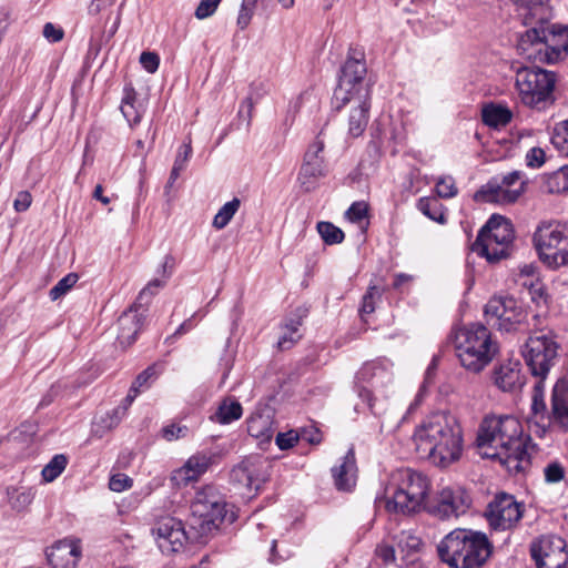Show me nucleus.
Here are the masks:
<instances>
[{
  "label": "nucleus",
  "instance_id": "1",
  "mask_svg": "<svg viewBox=\"0 0 568 568\" xmlns=\"http://www.w3.org/2000/svg\"><path fill=\"white\" fill-rule=\"evenodd\" d=\"M392 368L393 364L387 359L374 361L364 364L355 377L357 396L366 404L371 413L378 418L381 434H392L399 427L406 418V414L422 402L426 386L430 382L432 373L428 369L415 402L409 405L406 413L398 412L395 406H390L387 397V390L393 384Z\"/></svg>",
  "mask_w": 568,
  "mask_h": 568
},
{
  "label": "nucleus",
  "instance_id": "2",
  "mask_svg": "<svg viewBox=\"0 0 568 568\" xmlns=\"http://www.w3.org/2000/svg\"><path fill=\"white\" fill-rule=\"evenodd\" d=\"M477 445L494 449L491 457L497 458L511 475L525 474L531 464L530 456L535 445L518 418L511 415L486 416L480 423Z\"/></svg>",
  "mask_w": 568,
  "mask_h": 568
},
{
  "label": "nucleus",
  "instance_id": "3",
  "mask_svg": "<svg viewBox=\"0 0 568 568\" xmlns=\"http://www.w3.org/2000/svg\"><path fill=\"white\" fill-rule=\"evenodd\" d=\"M413 443L420 458L446 467L459 459L464 438L458 418L449 412H437L426 417L415 429Z\"/></svg>",
  "mask_w": 568,
  "mask_h": 568
},
{
  "label": "nucleus",
  "instance_id": "4",
  "mask_svg": "<svg viewBox=\"0 0 568 568\" xmlns=\"http://www.w3.org/2000/svg\"><path fill=\"white\" fill-rule=\"evenodd\" d=\"M429 488L430 483L425 474L412 468H399L390 474L384 496H377L375 504L392 514H415L423 508Z\"/></svg>",
  "mask_w": 568,
  "mask_h": 568
},
{
  "label": "nucleus",
  "instance_id": "5",
  "mask_svg": "<svg viewBox=\"0 0 568 568\" xmlns=\"http://www.w3.org/2000/svg\"><path fill=\"white\" fill-rule=\"evenodd\" d=\"M437 550L452 568H480L491 556L493 545L484 532L457 528L442 539Z\"/></svg>",
  "mask_w": 568,
  "mask_h": 568
},
{
  "label": "nucleus",
  "instance_id": "6",
  "mask_svg": "<svg viewBox=\"0 0 568 568\" xmlns=\"http://www.w3.org/2000/svg\"><path fill=\"white\" fill-rule=\"evenodd\" d=\"M450 342L460 365L468 372L484 371L498 353V345L490 331L480 323H471L454 329Z\"/></svg>",
  "mask_w": 568,
  "mask_h": 568
},
{
  "label": "nucleus",
  "instance_id": "7",
  "mask_svg": "<svg viewBox=\"0 0 568 568\" xmlns=\"http://www.w3.org/2000/svg\"><path fill=\"white\" fill-rule=\"evenodd\" d=\"M518 51L532 62L556 63L568 53V27L534 26L518 41Z\"/></svg>",
  "mask_w": 568,
  "mask_h": 568
},
{
  "label": "nucleus",
  "instance_id": "8",
  "mask_svg": "<svg viewBox=\"0 0 568 568\" xmlns=\"http://www.w3.org/2000/svg\"><path fill=\"white\" fill-rule=\"evenodd\" d=\"M558 344L550 334L537 332L529 336L523 356L530 368L532 376L537 377L534 385L531 408L536 413H546L545 379L548 376L557 357Z\"/></svg>",
  "mask_w": 568,
  "mask_h": 568
},
{
  "label": "nucleus",
  "instance_id": "9",
  "mask_svg": "<svg viewBox=\"0 0 568 568\" xmlns=\"http://www.w3.org/2000/svg\"><path fill=\"white\" fill-rule=\"evenodd\" d=\"M557 77L538 67H519L515 72V88L520 102L532 110L544 111L555 102Z\"/></svg>",
  "mask_w": 568,
  "mask_h": 568
},
{
  "label": "nucleus",
  "instance_id": "10",
  "mask_svg": "<svg viewBox=\"0 0 568 568\" xmlns=\"http://www.w3.org/2000/svg\"><path fill=\"white\" fill-rule=\"evenodd\" d=\"M534 247L540 261L549 268L568 265V224L542 221L532 235Z\"/></svg>",
  "mask_w": 568,
  "mask_h": 568
},
{
  "label": "nucleus",
  "instance_id": "11",
  "mask_svg": "<svg viewBox=\"0 0 568 568\" xmlns=\"http://www.w3.org/2000/svg\"><path fill=\"white\" fill-rule=\"evenodd\" d=\"M514 237L510 221L494 214L479 231L471 250L490 263L498 262L509 256Z\"/></svg>",
  "mask_w": 568,
  "mask_h": 568
},
{
  "label": "nucleus",
  "instance_id": "12",
  "mask_svg": "<svg viewBox=\"0 0 568 568\" xmlns=\"http://www.w3.org/2000/svg\"><path fill=\"white\" fill-rule=\"evenodd\" d=\"M226 515V503L222 495L213 486H205L196 491L191 504L190 527L199 536H205L216 530Z\"/></svg>",
  "mask_w": 568,
  "mask_h": 568
},
{
  "label": "nucleus",
  "instance_id": "13",
  "mask_svg": "<svg viewBox=\"0 0 568 568\" xmlns=\"http://www.w3.org/2000/svg\"><path fill=\"white\" fill-rule=\"evenodd\" d=\"M366 73L364 54L356 49H351L333 95V104L336 110L345 106L351 98L359 97L362 89L371 95V83L366 79Z\"/></svg>",
  "mask_w": 568,
  "mask_h": 568
},
{
  "label": "nucleus",
  "instance_id": "14",
  "mask_svg": "<svg viewBox=\"0 0 568 568\" xmlns=\"http://www.w3.org/2000/svg\"><path fill=\"white\" fill-rule=\"evenodd\" d=\"M484 314L487 323L500 332H526L529 328L528 313L510 296L491 297Z\"/></svg>",
  "mask_w": 568,
  "mask_h": 568
},
{
  "label": "nucleus",
  "instance_id": "15",
  "mask_svg": "<svg viewBox=\"0 0 568 568\" xmlns=\"http://www.w3.org/2000/svg\"><path fill=\"white\" fill-rule=\"evenodd\" d=\"M163 285L160 278L150 281L146 286L140 292L136 302L126 311H124L119 320V334L118 341L123 346H130L135 342L139 332L142 328L145 318V310L143 302L148 303L149 300L156 294L159 288Z\"/></svg>",
  "mask_w": 568,
  "mask_h": 568
},
{
  "label": "nucleus",
  "instance_id": "16",
  "mask_svg": "<svg viewBox=\"0 0 568 568\" xmlns=\"http://www.w3.org/2000/svg\"><path fill=\"white\" fill-rule=\"evenodd\" d=\"M524 511V504L517 501L513 495L501 493L488 504L485 516L491 529L505 531L517 527Z\"/></svg>",
  "mask_w": 568,
  "mask_h": 568
},
{
  "label": "nucleus",
  "instance_id": "17",
  "mask_svg": "<svg viewBox=\"0 0 568 568\" xmlns=\"http://www.w3.org/2000/svg\"><path fill=\"white\" fill-rule=\"evenodd\" d=\"M524 174L513 171L503 176L500 182L489 181L476 193L475 199L483 202L510 204L515 203L525 191Z\"/></svg>",
  "mask_w": 568,
  "mask_h": 568
},
{
  "label": "nucleus",
  "instance_id": "18",
  "mask_svg": "<svg viewBox=\"0 0 568 568\" xmlns=\"http://www.w3.org/2000/svg\"><path fill=\"white\" fill-rule=\"evenodd\" d=\"M567 544L556 535H544L530 546V554L537 568H566Z\"/></svg>",
  "mask_w": 568,
  "mask_h": 568
},
{
  "label": "nucleus",
  "instance_id": "19",
  "mask_svg": "<svg viewBox=\"0 0 568 568\" xmlns=\"http://www.w3.org/2000/svg\"><path fill=\"white\" fill-rule=\"evenodd\" d=\"M324 148V141L317 136L304 154L297 182L300 187L306 193L316 190L320 185V180L326 175L325 160L321 155Z\"/></svg>",
  "mask_w": 568,
  "mask_h": 568
},
{
  "label": "nucleus",
  "instance_id": "20",
  "mask_svg": "<svg viewBox=\"0 0 568 568\" xmlns=\"http://www.w3.org/2000/svg\"><path fill=\"white\" fill-rule=\"evenodd\" d=\"M471 506L469 494L462 487H445L437 496L430 513L443 520L465 515Z\"/></svg>",
  "mask_w": 568,
  "mask_h": 568
},
{
  "label": "nucleus",
  "instance_id": "21",
  "mask_svg": "<svg viewBox=\"0 0 568 568\" xmlns=\"http://www.w3.org/2000/svg\"><path fill=\"white\" fill-rule=\"evenodd\" d=\"M217 460V455L210 452H199L171 474L170 480L175 487H185L197 481Z\"/></svg>",
  "mask_w": 568,
  "mask_h": 568
},
{
  "label": "nucleus",
  "instance_id": "22",
  "mask_svg": "<svg viewBox=\"0 0 568 568\" xmlns=\"http://www.w3.org/2000/svg\"><path fill=\"white\" fill-rule=\"evenodd\" d=\"M153 534L161 551L168 555L180 551L187 539L182 521L173 517L159 520Z\"/></svg>",
  "mask_w": 568,
  "mask_h": 568
},
{
  "label": "nucleus",
  "instance_id": "23",
  "mask_svg": "<svg viewBox=\"0 0 568 568\" xmlns=\"http://www.w3.org/2000/svg\"><path fill=\"white\" fill-rule=\"evenodd\" d=\"M551 410L546 409L545 414L536 413L532 408L535 416H540L541 419H547L549 424L557 425L565 432H568V381L559 378L551 390Z\"/></svg>",
  "mask_w": 568,
  "mask_h": 568
},
{
  "label": "nucleus",
  "instance_id": "24",
  "mask_svg": "<svg viewBox=\"0 0 568 568\" xmlns=\"http://www.w3.org/2000/svg\"><path fill=\"white\" fill-rule=\"evenodd\" d=\"M347 104H352L347 118V133L352 138H358L365 132L369 121L371 95L362 89L359 97L351 98Z\"/></svg>",
  "mask_w": 568,
  "mask_h": 568
},
{
  "label": "nucleus",
  "instance_id": "25",
  "mask_svg": "<svg viewBox=\"0 0 568 568\" xmlns=\"http://www.w3.org/2000/svg\"><path fill=\"white\" fill-rule=\"evenodd\" d=\"M260 467L258 458H246L231 470V479L245 488L247 496L256 494L264 483V479L258 475Z\"/></svg>",
  "mask_w": 568,
  "mask_h": 568
},
{
  "label": "nucleus",
  "instance_id": "26",
  "mask_svg": "<svg viewBox=\"0 0 568 568\" xmlns=\"http://www.w3.org/2000/svg\"><path fill=\"white\" fill-rule=\"evenodd\" d=\"M335 487L342 491H351L357 479L356 458L353 448H349L338 466L332 468Z\"/></svg>",
  "mask_w": 568,
  "mask_h": 568
},
{
  "label": "nucleus",
  "instance_id": "27",
  "mask_svg": "<svg viewBox=\"0 0 568 568\" xmlns=\"http://www.w3.org/2000/svg\"><path fill=\"white\" fill-rule=\"evenodd\" d=\"M79 547L71 540H60L47 552L52 568H75L80 558Z\"/></svg>",
  "mask_w": 568,
  "mask_h": 568
},
{
  "label": "nucleus",
  "instance_id": "28",
  "mask_svg": "<svg viewBox=\"0 0 568 568\" xmlns=\"http://www.w3.org/2000/svg\"><path fill=\"white\" fill-rule=\"evenodd\" d=\"M525 26L542 22L547 6L542 0H509Z\"/></svg>",
  "mask_w": 568,
  "mask_h": 568
},
{
  "label": "nucleus",
  "instance_id": "29",
  "mask_svg": "<svg viewBox=\"0 0 568 568\" xmlns=\"http://www.w3.org/2000/svg\"><path fill=\"white\" fill-rule=\"evenodd\" d=\"M36 496V489L27 486H9L6 490V500L10 509L17 514L28 511Z\"/></svg>",
  "mask_w": 568,
  "mask_h": 568
},
{
  "label": "nucleus",
  "instance_id": "30",
  "mask_svg": "<svg viewBox=\"0 0 568 568\" xmlns=\"http://www.w3.org/2000/svg\"><path fill=\"white\" fill-rule=\"evenodd\" d=\"M495 384L504 392H511L523 386L519 363H507L495 372Z\"/></svg>",
  "mask_w": 568,
  "mask_h": 568
},
{
  "label": "nucleus",
  "instance_id": "31",
  "mask_svg": "<svg viewBox=\"0 0 568 568\" xmlns=\"http://www.w3.org/2000/svg\"><path fill=\"white\" fill-rule=\"evenodd\" d=\"M243 408L241 403L233 397H225L221 400L212 419L221 425L231 424L242 417Z\"/></svg>",
  "mask_w": 568,
  "mask_h": 568
},
{
  "label": "nucleus",
  "instance_id": "32",
  "mask_svg": "<svg viewBox=\"0 0 568 568\" xmlns=\"http://www.w3.org/2000/svg\"><path fill=\"white\" fill-rule=\"evenodd\" d=\"M135 101L136 92L134 88L131 84L125 85L123 89V98L120 109L130 126L140 123L142 118V112L135 106Z\"/></svg>",
  "mask_w": 568,
  "mask_h": 568
},
{
  "label": "nucleus",
  "instance_id": "33",
  "mask_svg": "<svg viewBox=\"0 0 568 568\" xmlns=\"http://www.w3.org/2000/svg\"><path fill=\"white\" fill-rule=\"evenodd\" d=\"M511 111L501 105L489 104L483 109V121L489 126H504L511 121Z\"/></svg>",
  "mask_w": 568,
  "mask_h": 568
},
{
  "label": "nucleus",
  "instance_id": "34",
  "mask_svg": "<svg viewBox=\"0 0 568 568\" xmlns=\"http://www.w3.org/2000/svg\"><path fill=\"white\" fill-rule=\"evenodd\" d=\"M247 432L252 437L262 442L270 440L273 436L271 420L268 416L254 414L247 419Z\"/></svg>",
  "mask_w": 568,
  "mask_h": 568
},
{
  "label": "nucleus",
  "instance_id": "35",
  "mask_svg": "<svg viewBox=\"0 0 568 568\" xmlns=\"http://www.w3.org/2000/svg\"><path fill=\"white\" fill-rule=\"evenodd\" d=\"M240 205L241 200L239 197H234L233 200L226 202L214 215L212 226L216 230H223L226 227L235 213L239 211Z\"/></svg>",
  "mask_w": 568,
  "mask_h": 568
},
{
  "label": "nucleus",
  "instance_id": "36",
  "mask_svg": "<svg viewBox=\"0 0 568 568\" xmlns=\"http://www.w3.org/2000/svg\"><path fill=\"white\" fill-rule=\"evenodd\" d=\"M418 210L426 215L428 219L444 224L446 222V214L443 211V206L436 199L422 197L418 201Z\"/></svg>",
  "mask_w": 568,
  "mask_h": 568
},
{
  "label": "nucleus",
  "instance_id": "37",
  "mask_svg": "<svg viewBox=\"0 0 568 568\" xmlns=\"http://www.w3.org/2000/svg\"><path fill=\"white\" fill-rule=\"evenodd\" d=\"M300 326V320H290L283 325L282 335L277 342L281 349H287L292 347L301 338V334L298 333Z\"/></svg>",
  "mask_w": 568,
  "mask_h": 568
},
{
  "label": "nucleus",
  "instance_id": "38",
  "mask_svg": "<svg viewBox=\"0 0 568 568\" xmlns=\"http://www.w3.org/2000/svg\"><path fill=\"white\" fill-rule=\"evenodd\" d=\"M68 465V458L63 454H58L43 467L41 475L44 483L55 480Z\"/></svg>",
  "mask_w": 568,
  "mask_h": 568
},
{
  "label": "nucleus",
  "instance_id": "39",
  "mask_svg": "<svg viewBox=\"0 0 568 568\" xmlns=\"http://www.w3.org/2000/svg\"><path fill=\"white\" fill-rule=\"evenodd\" d=\"M551 144L560 155L568 158V119L555 125L551 134Z\"/></svg>",
  "mask_w": 568,
  "mask_h": 568
},
{
  "label": "nucleus",
  "instance_id": "40",
  "mask_svg": "<svg viewBox=\"0 0 568 568\" xmlns=\"http://www.w3.org/2000/svg\"><path fill=\"white\" fill-rule=\"evenodd\" d=\"M316 229L322 240L327 245L339 244L344 241V232L331 222H318Z\"/></svg>",
  "mask_w": 568,
  "mask_h": 568
},
{
  "label": "nucleus",
  "instance_id": "41",
  "mask_svg": "<svg viewBox=\"0 0 568 568\" xmlns=\"http://www.w3.org/2000/svg\"><path fill=\"white\" fill-rule=\"evenodd\" d=\"M266 92L267 91L265 89L264 83H262V82L253 83L251 85V91H250L248 97L241 104L239 114L242 116L244 113V110L246 109L247 110L246 119H247V122H250L252 119V111H253L254 104L257 103V101L260 99H262V97H264L266 94Z\"/></svg>",
  "mask_w": 568,
  "mask_h": 568
},
{
  "label": "nucleus",
  "instance_id": "42",
  "mask_svg": "<svg viewBox=\"0 0 568 568\" xmlns=\"http://www.w3.org/2000/svg\"><path fill=\"white\" fill-rule=\"evenodd\" d=\"M521 285L528 288L530 298L537 306L548 304L549 295L546 292L545 284L539 278H531L529 282L524 281Z\"/></svg>",
  "mask_w": 568,
  "mask_h": 568
},
{
  "label": "nucleus",
  "instance_id": "43",
  "mask_svg": "<svg viewBox=\"0 0 568 568\" xmlns=\"http://www.w3.org/2000/svg\"><path fill=\"white\" fill-rule=\"evenodd\" d=\"M162 369L158 365H151L141 372L131 386V392L139 394L142 388H146L150 385V381L153 382L161 374Z\"/></svg>",
  "mask_w": 568,
  "mask_h": 568
},
{
  "label": "nucleus",
  "instance_id": "44",
  "mask_svg": "<svg viewBox=\"0 0 568 568\" xmlns=\"http://www.w3.org/2000/svg\"><path fill=\"white\" fill-rule=\"evenodd\" d=\"M79 276L75 273H69L62 277L49 292L51 301H57L64 296L78 282Z\"/></svg>",
  "mask_w": 568,
  "mask_h": 568
},
{
  "label": "nucleus",
  "instance_id": "45",
  "mask_svg": "<svg viewBox=\"0 0 568 568\" xmlns=\"http://www.w3.org/2000/svg\"><path fill=\"white\" fill-rule=\"evenodd\" d=\"M545 184L549 193L568 192V183L560 169L547 175Z\"/></svg>",
  "mask_w": 568,
  "mask_h": 568
},
{
  "label": "nucleus",
  "instance_id": "46",
  "mask_svg": "<svg viewBox=\"0 0 568 568\" xmlns=\"http://www.w3.org/2000/svg\"><path fill=\"white\" fill-rule=\"evenodd\" d=\"M423 546V542L419 537L415 536L410 531H402L397 536V547L402 550L407 552L412 551H418L420 547Z\"/></svg>",
  "mask_w": 568,
  "mask_h": 568
},
{
  "label": "nucleus",
  "instance_id": "47",
  "mask_svg": "<svg viewBox=\"0 0 568 568\" xmlns=\"http://www.w3.org/2000/svg\"><path fill=\"white\" fill-rule=\"evenodd\" d=\"M382 292L376 286H369L362 300L359 312L362 315H369L375 311L377 301L381 298Z\"/></svg>",
  "mask_w": 568,
  "mask_h": 568
},
{
  "label": "nucleus",
  "instance_id": "48",
  "mask_svg": "<svg viewBox=\"0 0 568 568\" xmlns=\"http://www.w3.org/2000/svg\"><path fill=\"white\" fill-rule=\"evenodd\" d=\"M368 204L364 201L354 202L345 212V216L353 223H359L367 217Z\"/></svg>",
  "mask_w": 568,
  "mask_h": 568
},
{
  "label": "nucleus",
  "instance_id": "49",
  "mask_svg": "<svg viewBox=\"0 0 568 568\" xmlns=\"http://www.w3.org/2000/svg\"><path fill=\"white\" fill-rule=\"evenodd\" d=\"M436 192L438 196L444 199L454 197L457 194L455 180L452 176H443L436 183Z\"/></svg>",
  "mask_w": 568,
  "mask_h": 568
},
{
  "label": "nucleus",
  "instance_id": "50",
  "mask_svg": "<svg viewBox=\"0 0 568 568\" xmlns=\"http://www.w3.org/2000/svg\"><path fill=\"white\" fill-rule=\"evenodd\" d=\"M255 8V0H242L241 9L237 16V26L244 30L251 22Z\"/></svg>",
  "mask_w": 568,
  "mask_h": 568
},
{
  "label": "nucleus",
  "instance_id": "51",
  "mask_svg": "<svg viewBox=\"0 0 568 568\" xmlns=\"http://www.w3.org/2000/svg\"><path fill=\"white\" fill-rule=\"evenodd\" d=\"M545 480L547 484H557L565 477V469L558 462L548 464L544 469Z\"/></svg>",
  "mask_w": 568,
  "mask_h": 568
},
{
  "label": "nucleus",
  "instance_id": "52",
  "mask_svg": "<svg viewBox=\"0 0 568 568\" xmlns=\"http://www.w3.org/2000/svg\"><path fill=\"white\" fill-rule=\"evenodd\" d=\"M190 429L185 425L170 424L162 428V436L169 442L184 438Z\"/></svg>",
  "mask_w": 568,
  "mask_h": 568
},
{
  "label": "nucleus",
  "instance_id": "53",
  "mask_svg": "<svg viewBox=\"0 0 568 568\" xmlns=\"http://www.w3.org/2000/svg\"><path fill=\"white\" fill-rule=\"evenodd\" d=\"M300 440V433L296 430H288L286 433H278L275 443L281 450L292 448Z\"/></svg>",
  "mask_w": 568,
  "mask_h": 568
},
{
  "label": "nucleus",
  "instance_id": "54",
  "mask_svg": "<svg viewBox=\"0 0 568 568\" xmlns=\"http://www.w3.org/2000/svg\"><path fill=\"white\" fill-rule=\"evenodd\" d=\"M221 0H201L195 9V17L199 20L206 19L214 14Z\"/></svg>",
  "mask_w": 568,
  "mask_h": 568
},
{
  "label": "nucleus",
  "instance_id": "55",
  "mask_svg": "<svg viewBox=\"0 0 568 568\" xmlns=\"http://www.w3.org/2000/svg\"><path fill=\"white\" fill-rule=\"evenodd\" d=\"M132 485H133L132 478H130L128 475L121 474V473L113 475L109 481L110 489L113 491H116V493H121L125 489H129L132 487Z\"/></svg>",
  "mask_w": 568,
  "mask_h": 568
},
{
  "label": "nucleus",
  "instance_id": "56",
  "mask_svg": "<svg viewBox=\"0 0 568 568\" xmlns=\"http://www.w3.org/2000/svg\"><path fill=\"white\" fill-rule=\"evenodd\" d=\"M546 154L541 148H531L527 151L525 161L527 166L538 169L545 163Z\"/></svg>",
  "mask_w": 568,
  "mask_h": 568
},
{
  "label": "nucleus",
  "instance_id": "57",
  "mask_svg": "<svg viewBox=\"0 0 568 568\" xmlns=\"http://www.w3.org/2000/svg\"><path fill=\"white\" fill-rule=\"evenodd\" d=\"M136 396H138V394H135V392H131V389L129 390V394L124 398L125 405L123 407H121V406L116 407L115 409H113L112 415L109 416L111 419L110 423L108 424L109 428H112L119 424V422H120L122 415H124L128 406L132 404V402L134 400V398Z\"/></svg>",
  "mask_w": 568,
  "mask_h": 568
},
{
  "label": "nucleus",
  "instance_id": "58",
  "mask_svg": "<svg viewBox=\"0 0 568 568\" xmlns=\"http://www.w3.org/2000/svg\"><path fill=\"white\" fill-rule=\"evenodd\" d=\"M191 155H192V145H191V140L189 139L186 142H184L180 146L173 165L178 166V169L185 170Z\"/></svg>",
  "mask_w": 568,
  "mask_h": 568
},
{
  "label": "nucleus",
  "instance_id": "59",
  "mask_svg": "<svg viewBox=\"0 0 568 568\" xmlns=\"http://www.w3.org/2000/svg\"><path fill=\"white\" fill-rule=\"evenodd\" d=\"M140 63L149 73H154L159 69L160 57L155 52L145 51L140 55Z\"/></svg>",
  "mask_w": 568,
  "mask_h": 568
},
{
  "label": "nucleus",
  "instance_id": "60",
  "mask_svg": "<svg viewBox=\"0 0 568 568\" xmlns=\"http://www.w3.org/2000/svg\"><path fill=\"white\" fill-rule=\"evenodd\" d=\"M64 31L62 28L48 22L43 27V37L51 43L59 42L63 39Z\"/></svg>",
  "mask_w": 568,
  "mask_h": 568
},
{
  "label": "nucleus",
  "instance_id": "61",
  "mask_svg": "<svg viewBox=\"0 0 568 568\" xmlns=\"http://www.w3.org/2000/svg\"><path fill=\"white\" fill-rule=\"evenodd\" d=\"M300 433V439L305 440L312 445L320 444L322 442V433L320 429L311 426L303 428Z\"/></svg>",
  "mask_w": 568,
  "mask_h": 568
},
{
  "label": "nucleus",
  "instance_id": "62",
  "mask_svg": "<svg viewBox=\"0 0 568 568\" xmlns=\"http://www.w3.org/2000/svg\"><path fill=\"white\" fill-rule=\"evenodd\" d=\"M376 555L386 565L394 562L396 559L394 547L387 544L378 545L376 548Z\"/></svg>",
  "mask_w": 568,
  "mask_h": 568
},
{
  "label": "nucleus",
  "instance_id": "63",
  "mask_svg": "<svg viewBox=\"0 0 568 568\" xmlns=\"http://www.w3.org/2000/svg\"><path fill=\"white\" fill-rule=\"evenodd\" d=\"M32 202V196L28 191H21L18 193L14 202L13 207L17 212H24L27 211Z\"/></svg>",
  "mask_w": 568,
  "mask_h": 568
},
{
  "label": "nucleus",
  "instance_id": "64",
  "mask_svg": "<svg viewBox=\"0 0 568 568\" xmlns=\"http://www.w3.org/2000/svg\"><path fill=\"white\" fill-rule=\"evenodd\" d=\"M162 276L164 280H161L163 282V284H165V280L170 277V275L172 274V270L174 267V258L173 256L171 255H166L163 260V263H162ZM164 285H162L161 287H163Z\"/></svg>",
  "mask_w": 568,
  "mask_h": 568
}]
</instances>
